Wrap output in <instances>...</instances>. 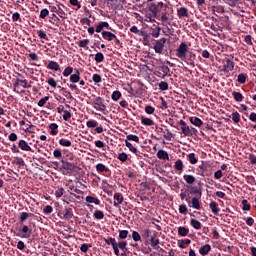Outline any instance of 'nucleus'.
<instances>
[{"instance_id": "1", "label": "nucleus", "mask_w": 256, "mask_h": 256, "mask_svg": "<svg viewBox=\"0 0 256 256\" xmlns=\"http://www.w3.org/2000/svg\"><path fill=\"white\" fill-rule=\"evenodd\" d=\"M61 163H62L61 170L63 175H73V173H75V169H77V165L65 159H62Z\"/></svg>"}, {"instance_id": "2", "label": "nucleus", "mask_w": 256, "mask_h": 256, "mask_svg": "<svg viewBox=\"0 0 256 256\" xmlns=\"http://www.w3.org/2000/svg\"><path fill=\"white\" fill-rule=\"evenodd\" d=\"M187 53H189V46H187V43L182 42L176 49V57L181 61L187 62Z\"/></svg>"}, {"instance_id": "3", "label": "nucleus", "mask_w": 256, "mask_h": 256, "mask_svg": "<svg viewBox=\"0 0 256 256\" xmlns=\"http://www.w3.org/2000/svg\"><path fill=\"white\" fill-rule=\"evenodd\" d=\"M93 107L96 109V111H100V113H105V111H107L105 100L99 96L94 99Z\"/></svg>"}, {"instance_id": "4", "label": "nucleus", "mask_w": 256, "mask_h": 256, "mask_svg": "<svg viewBox=\"0 0 256 256\" xmlns=\"http://www.w3.org/2000/svg\"><path fill=\"white\" fill-rule=\"evenodd\" d=\"M65 9V5L57 4L56 6H50V10L52 13H56L60 19H67V13L63 10Z\"/></svg>"}, {"instance_id": "5", "label": "nucleus", "mask_w": 256, "mask_h": 256, "mask_svg": "<svg viewBox=\"0 0 256 256\" xmlns=\"http://www.w3.org/2000/svg\"><path fill=\"white\" fill-rule=\"evenodd\" d=\"M165 43H167V38H161L160 40H156L153 47L155 53H158V55H163Z\"/></svg>"}, {"instance_id": "6", "label": "nucleus", "mask_w": 256, "mask_h": 256, "mask_svg": "<svg viewBox=\"0 0 256 256\" xmlns=\"http://www.w3.org/2000/svg\"><path fill=\"white\" fill-rule=\"evenodd\" d=\"M31 83L27 79L21 80L17 78L13 84L14 89H19V87H23V89H31Z\"/></svg>"}, {"instance_id": "7", "label": "nucleus", "mask_w": 256, "mask_h": 256, "mask_svg": "<svg viewBox=\"0 0 256 256\" xmlns=\"http://www.w3.org/2000/svg\"><path fill=\"white\" fill-rule=\"evenodd\" d=\"M233 69H235V62H233V60L227 58L224 62V65H223L221 71L223 73H231V71H233Z\"/></svg>"}, {"instance_id": "8", "label": "nucleus", "mask_w": 256, "mask_h": 256, "mask_svg": "<svg viewBox=\"0 0 256 256\" xmlns=\"http://www.w3.org/2000/svg\"><path fill=\"white\" fill-rule=\"evenodd\" d=\"M179 125H181V131L183 135H185L186 137H191V135H193L191 128L187 126V123L184 120H180Z\"/></svg>"}, {"instance_id": "9", "label": "nucleus", "mask_w": 256, "mask_h": 256, "mask_svg": "<svg viewBox=\"0 0 256 256\" xmlns=\"http://www.w3.org/2000/svg\"><path fill=\"white\" fill-rule=\"evenodd\" d=\"M105 243L107 245H112V248L114 250V254L119 256V250L117 249V240L115 238H108V239H105Z\"/></svg>"}, {"instance_id": "10", "label": "nucleus", "mask_w": 256, "mask_h": 256, "mask_svg": "<svg viewBox=\"0 0 256 256\" xmlns=\"http://www.w3.org/2000/svg\"><path fill=\"white\" fill-rule=\"evenodd\" d=\"M208 166L207 164L203 163L198 167V175L201 177H209L211 175L209 172H207Z\"/></svg>"}, {"instance_id": "11", "label": "nucleus", "mask_w": 256, "mask_h": 256, "mask_svg": "<svg viewBox=\"0 0 256 256\" xmlns=\"http://www.w3.org/2000/svg\"><path fill=\"white\" fill-rule=\"evenodd\" d=\"M114 207H119L124 201L123 194L121 193H115L114 194Z\"/></svg>"}, {"instance_id": "12", "label": "nucleus", "mask_w": 256, "mask_h": 256, "mask_svg": "<svg viewBox=\"0 0 256 256\" xmlns=\"http://www.w3.org/2000/svg\"><path fill=\"white\" fill-rule=\"evenodd\" d=\"M70 81L71 83H79L81 81V72H79V69H75V74L70 75Z\"/></svg>"}, {"instance_id": "13", "label": "nucleus", "mask_w": 256, "mask_h": 256, "mask_svg": "<svg viewBox=\"0 0 256 256\" xmlns=\"http://www.w3.org/2000/svg\"><path fill=\"white\" fill-rule=\"evenodd\" d=\"M18 147L21 149V151H33L31 149V146H29V144L25 140H19Z\"/></svg>"}, {"instance_id": "14", "label": "nucleus", "mask_w": 256, "mask_h": 256, "mask_svg": "<svg viewBox=\"0 0 256 256\" xmlns=\"http://www.w3.org/2000/svg\"><path fill=\"white\" fill-rule=\"evenodd\" d=\"M177 15L179 19H183V17H189V9L181 7L177 10Z\"/></svg>"}, {"instance_id": "15", "label": "nucleus", "mask_w": 256, "mask_h": 256, "mask_svg": "<svg viewBox=\"0 0 256 256\" xmlns=\"http://www.w3.org/2000/svg\"><path fill=\"white\" fill-rule=\"evenodd\" d=\"M62 219H65L66 221H69L70 219H73V209L65 208V210L63 211Z\"/></svg>"}, {"instance_id": "16", "label": "nucleus", "mask_w": 256, "mask_h": 256, "mask_svg": "<svg viewBox=\"0 0 256 256\" xmlns=\"http://www.w3.org/2000/svg\"><path fill=\"white\" fill-rule=\"evenodd\" d=\"M102 37L106 41H113V39H117V36L109 31H103L102 32Z\"/></svg>"}, {"instance_id": "17", "label": "nucleus", "mask_w": 256, "mask_h": 256, "mask_svg": "<svg viewBox=\"0 0 256 256\" xmlns=\"http://www.w3.org/2000/svg\"><path fill=\"white\" fill-rule=\"evenodd\" d=\"M209 207L213 213V215H219V204H217V202L215 201H212L210 204H209Z\"/></svg>"}, {"instance_id": "18", "label": "nucleus", "mask_w": 256, "mask_h": 256, "mask_svg": "<svg viewBox=\"0 0 256 256\" xmlns=\"http://www.w3.org/2000/svg\"><path fill=\"white\" fill-rule=\"evenodd\" d=\"M209 251H211V245L209 244H205L199 249L200 255H203V256L209 255Z\"/></svg>"}, {"instance_id": "19", "label": "nucleus", "mask_w": 256, "mask_h": 256, "mask_svg": "<svg viewBox=\"0 0 256 256\" xmlns=\"http://www.w3.org/2000/svg\"><path fill=\"white\" fill-rule=\"evenodd\" d=\"M47 69H50L51 71H59L60 66L59 63H57L56 61H50L47 65Z\"/></svg>"}, {"instance_id": "20", "label": "nucleus", "mask_w": 256, "mask_h": 256, "mask_svg": "<svg viewBox=\"0 0 256 256\" xmlns=\"http://www.w3.org/2000/svg\"><path fill=\"white\" fill-rule=\"evenodd\" d=\"M190 123L195 125V127H201L203 125V121L199 119V117H190Z\"/></svg>"}, {"instance_id": "21", "label": "nucleus", "mask_w": 256, "mask_h": 256, "mask_svg": "<svg viewBox=\"0 0 256 256\" xmlns=\"http://www.w3.org/2000/svg\"><path fill=\"white\" fill-rule=\"evenodd\" d=\"M49 129L50 135H57V133H59V125H57V123H51Z\"/></svg>"}, {"instance_id": "22", "label": "nucleus", "mask_w": 256, "mask_h": 256, "mask_svg": "<svg viewBox=\"0 0 256 256\" xmlns=\"http://www.w3.org/2000/svg\"><path fill=\"white\" fill-rule=\"evenodd\" d=\"M178 235H180V237H187L189 235V229L184 226H180L178 228Z\"/></svg>"}, {"instance_id": "23", "label": "nucleus", "mask_w": 256, "mask_h": 256, "mask_svg": "<svg viewBox=\"0 0 256 256\" xmlns=\"http://www.w3.org/2000/svg\"><path fill=\"white\" fill-rule=\"evenodd\" d=\"M157 4L155 3H151L148 7V11H150V13L152 14V17H157Z\"/></svg>"}, {"instance_id": "24", "label": "nucleus", "mask_w": 256, "mask_h": 256, "mask_svg": "<svg viewBox=\"0 0 256 256\" xmlns=\"http://www.w3.org/2000/svg\"><path fill=\"white\" fill-rule=\"evenodd\" d=\"M141 123L142 125H145L146 127H151L154 125V122L152 119L142 116L141 117Z\"/></svg>"}, {"instance_id": "25", "label": "nucleus", "mask_w": 256, "mask_h": 256, "mask_svg": "<svg viewBox=\"0 0 256 256\" xmlns=\"http://www.w3.org/2000/svg\"><path fill=\"white\" fill-rule=\"evenodd\" d=\"M183 179L186 181L188 185H193V183H195L196 181L195 176L189 174H185L183 176Z\"/></svg>"}, {"instance_id": "26", "label": "nucleus", "mask_w": 256, "mask_h": 256, "mask_svg": "<svg viewBox=\"0 0 256 256\" xmlns=\"http://www.w3.org/2000/svg\"><path fill=\"white\" fill-rule=\"evenodd\" d=\"M187 245H191V240L185 239L178 241V247H180V249H187Z\"/></svg>"}, {"instance_id": "27", "label": "nucleus", "mask_w": 256, "mask_h": 256, "mask_svg": "<svg viewBox=\"0 0 256 256\" xmlns=\"http://www.w3.org/2000/svg\"><path fill=\"white\" fill-rule=\"evenodd\" d=\"M157 157L158 159H163V160H167L169 161V154L167 152H165V150H159L157 152Z\"/></svg>"}, {"instance_id": "28", "label": "nucleus", "mask_w": 256, "mask_h": 256, "mask_svg": "<svg viewBox=\"0 0 256 256\" xmlns=\"http://www.w3.org/2000/svg\"><path fill=\"white\" fill-rule=\"evenodd\" d=\"M86 203H94V205H101V201L93 196H87Z\"/></svg>"}, {"instance_id": "29", "label": "nucleus", "mask_w": 256, "mask_h": 256, "mask_svg": "<svg viewBox=\"0 0 256 256\" xmlns=\"http://www.w3.org/2000/svg\"><path fill=\"white\" fill-rule=\"evenodd\" d=\"M183 160L178 159L175 163H174V169H176V171H183Z\"/></svg>"}, {"instance_id": "30", "label": "nucleus", "mask_w": 256, "mask_h": 256, "mask_svg": "<svg viewBox=\"0 0 256 256\" xmlns=\"http://www.w3.org/2000/svg\"><path fill=\"white\" fill-rule=\"evenodd\" d=\"M96 170L99 173H107L109 171V168L105 167V164L99 163L96 165Z\"/></svg>"}, {"instance_id": "31", "label": "nucleus", "mask_w": 256, "mask_h": 256, "mask_svg": "<svg viewBox=\"0 0 256 256\" xmlns=\"http://www.w3.org/2000/svg\"><path fill=\"white\" fill-rule=\"evenodd\" d=\"M125 145L129 149V151H131V153H134V155H137V148H135L134 145L131 144V142H129L128 140H125Z\"/></svg>"}, {"instance_id": "32", "label": "nucleus", "mask_w": 256, "mask_h": 256, "mask_svg": "<svg viewBox=\"0 0 256 256\" xmlns=\"http://www.w3.org/2000/svg\"><path fill=\"white\" fill-rule=\"evenodd\" d=\"M93 217H94V219L101 220V219H104L105 214H104L103 211H101V210H96V211L93 213Z\"/></svg>"}, {"instance_id": "33", "label": "nucleus", "mask_w": 256, "mask_h": 256, "mask_svg": "<svg viewBox=\"0 0 256 256\" xmlns=\"http://www.w3.org/2000/svg\"><path fill=\"white\" fill-rule=\"evenodd\" d=\"M232 95H233L235 101H237L238 103H240L244 99L243 94H241L240 92L234 91V92H232Z\"/></svg>"}, {"instance_id": "34", "label": "nucleus", "mask_w": 256, "mask_h": 256, "mask_svg": "<svg viewBox=\"0 0 256 256\" xmlns=\"http://www.w3.org/2000/svg\"><path fill=\"white\" fill-rule=\"evenodd\" d=\"M160 21H162V24L165 25V23H169V13L162 12Z\"/></svg>"}, {"instance_id": "35", "label": "nucleus", "mask_w": 256, "mask_h": 256, "mask_svg": "<svg viewBox=\"0 0 256 256\" xmlns=\"http://www.w3.org/2000/svg\"><path fill=\"white\" fill-rule=\"evenodd\" d=\"M59 145H61L62 147H71L72 142H71L70 140L61 138V139L59 140Z\"/></svg>"}, {"instance_id": "36", "label": "nucleus", "mask_w": 256, "mask_h": 256, "mask_svg": "<svg viewBox=\"0 0 256 256\" xmlns=\"http://www.w3.org/2000/svg\"><path fill=\"white\" fill-rule=\"evenodd\" d=\"M151 247L153 249H159V239H155V236H152L150 239Z\"/></svg>"}, {"instance_id": "37", "label": "nucleus", "mask_w": 256, "mask_h": 256, "mask_svg": "<svg viewBox=\"0 0 256 256\" xmlns=\"http://www.w3.org/2000/svg\"><path fill=\"white\" fill-rule=\"evenodd\" d=\"M95 61L96 63H103V61L105 60V56L103 55V53L98 52L95 54Z\"/></svg>"}, {"instance_id": "38", "label": "nucleus", "mask_w": 256, "mask_h": 256, "mask_svg": "<svg viewBox=\"0 0 256 256\" xmlns=\"http://www.w3.org/2000/svg\"><path fill=\"white\" fill-rule=\"evenodd\" d=\"M192 207L193 209H197V210L201 209V202H199V199L195 197L192 198Z\"/></svg>"}, {"instance_id": "39", "label": "nucleus", "mask_w": 256, "mask_h": 256, "mask_svg": "<svg viewBox=\"0 0 256 256\" xmlns=\"http://www.w3.org/2000/svg\"><path fill=\"white\" fill-rule=\"evenodd\" d=\"M129 237V231L128 230H119L118 239H127Z\"/></svg>"}, {"instance_id": "40", "label": "nucleus", "mask_w": 256, "mask_h": 256, "mask_svg": "<svg viewBox=\"0 0 256 256\" xmlns=\"http://www.w3.org/2000/svg\"><path fill=\"white\" fill-rule=\"evenodd\" d=\"M190 224L192 225V227L194 229H197V230L201 229V222H199L198 220H195V219L192 218L190 220Z\"/></svg>"}, {"instance_id": "41", "label": "nucleus", "mask_w": 256, "mask_h": 256, "mask_svg": "<svg viewBox=\"0 0 256 256\" xmlns=\"http://www.w3.org/2000/svg\"><path fill=\"white\" fill-rule=\"evenodd\" d=\"M126 141H134L135 143H139V136L137 135H133V134H129L126 136Z\"/></svg>"}, {"instance_id": "42", "label": "nucleus", "mask_w": 256, "mask_h": 256, "mask_svg": "<svg viewBox=\"0 0 256 256\" xmlns=\"http://www.w3.org/2000/svg\"><path fill=\"white\" fill-rule=\"evenodd\" d=\"M39 39H44L45 41H49V38L47 37V32L44 30H38L37 31Z\"/></svg>"}, {"instance_id": "43", "label": "nucleus", "mask_w": 256, "mask_h": 256, "mask_svg": "<svg viewBox=\"0 0 256 256\" xmlns=\"http://www.w3.org/2000/svg\"><path fill=\"white\" fill-rule=\"evenodd\" d=\"M27 219H29V213H27V212L20 213V215H19L20 223H25V221H27Z\"/></svg>"}, {"instance_id": "44", "label": "nucleus", "mask_w": 256, "mask_h": 256, "mask_svg": "<svg viewBox=\"0 0 256 256\" xmlns=\"http://www.w3.org/2000/svg\"><path fill=\"white\" fill-rule=\"evenodd\" d=\"M158 87H159L160 91H167L169 89V84L165 81H161L158 84Z\"/></svg>"}, {"instance_id": "45", "label": "nucleus", "mask_w": 256, "mask_h": 256, "mask_svg": "<svg viewBox=\"0 0 256 256\" xmlns=\"http://www.w3.org/2000/svg\"><path fill=\"white\" fill-rule=\"evenodd\" d=\"M188 159H189V162L191 163V165H197V157H195V153H190L188 155Z\"/></svg>"}, {"instance_id": "46", "label": "nucleus", "mask_w": 256, "mask_h": 256, "mask_svg": "<svg viewBox=\"0 0 256 256\" xmlns=\"http://www.w3.org/2000/svg\"><path fill=\"white\" fill-rule=\"evenodd\" d=\"M97 125H99V123L95 120H89L86 122V127H88L89 129H93L97 127Z\"/></svg>"}, {"instance_id": "47", "label": "nucleus", "mask_w": 256, "mask_h": 256, "mask_svg": "<svg viewBox=\"0 0 256 256\" xmlns=\"http://www.w3.org/2000/svg\"><path fill=\"white\" fill-rule=\"evenodd\" d=\"M121 99V91L116 90L112 93V100L119 101Z\"/></svg>"}, {"instance_id": "48", "label": "nucleus", "mask_w": 256, "mask_h": 256, "mask_svg": "<svg viewBox=\"0 0 256 256\" xmlns=\"http://www.w3.org/2000/svg\"><path fill=\"white\" fill-rule=\"evenodd\" d=\"M89 43H91V41L89 39L80 40L78 42V47L85 49V47H87V45H89Z\"/></svg>"}, {"instance_id": "49", "label": "nucleus", "mask_w": 256, "mask_h": 256, "mask_svg": "<svg viewBox=\"0 0 256 256\" xmlns=\"http://www.w3.org/2000/svg\"><path fill=\"white\" fill-rule=\"evenodd\" d=\"M237 81H238V83L243 85V83H246V81H247V75H245L243 73L239 74L238 78H237Z\"/></svg>"}, {"instance_id": "50", "label": "nucleus", "mask_w": 256, "mask_h": 256, "mask_svg": "<svg viewBox=\"0 0 256 256\" xmlns=\"http://www.w3.org/2000/svg\"><path fill=\"white\" fill-rule=\"evenodd\" d=\"M243 211H251V204L247 200H242Z\"/></svg>"}, {"instance_id": "51", "label": "nucleus", "mask_w": 256, "mask_h": 256, "mask_svg": "<svg viewBox=\"0 0 256 256\" xmlns=\"http://www.w3.org/2000/svg\"><path fill=\"white\" fill-rule=\"evenodd\" d=\"M232 121H234V123H239V121H241V115L239 112L232 113Z\"/></svg>"}, {"instance_id": "52", "label": "nucleus", "mask_w": 256, "mask_h": 256, "mask_svg": "<svg viewBox=\"0 0 256 256\" xmlns=\"http://www.w3.org/2000/svg\"><path fill=\"white\" fill-rule=\"evenodd\" d=\"M117 249H121L122 251L127 249V241H120L117 243Z\"/></svg>"}, {"instance_id": "53", "label": "nucleus", "mask_w": 256, "mask_h": 256, "mask_svg": "<svg viewBox=\"0 0 256 256\" xmlns=\"http://www.w3.org/2000/svg\"><path fill=\"white\" fill-rule=\"evenodd\" d=\"M118 159L119 161H121L122 163H125V161H127V159H129V156L127 155V153L123 152V153H120L118 155Z\"/></svg>"}, {"instance_id": "54", "label": "nucleus", "mask_w": 256, "mask_h": 256, "mask_svg": "<svg viewBox=\"0 0 256 256\" xmlns=\"http://www.w3.org/2000/svg\"><path fill=\"white\" fill-rule=\"evenodd\" d=\"M71 73H73V67L68 66L64 69L63 76L69 77V75H71Z\"/></svg>"}, {"instance_id": "55", "label": "nucleus", "mask_w": 256, "mask_h": 256, "mask_svg": "<svg viewBox=\"0 0 256 256\" xmlns=\"http://www.w3.org/2000/svg\"><path fill=\"white\" fill-rule=\"evenodd\" d=\"M49 101V96H46L39 100L38 107H45V104Z\"/></svg>"}, {"instance_id": "56", "label": "nucleus", "mask_w": 256, "mask_h": 256, "mask_svg": "<svg viewBox=\"0 0 256 256\" xmlns=\"http://www.w3.org/2000/svg\"><path fill=\"white\" fill-rule=\"evenodd\" d=\"M48 85L52 87L53 89L57 88V81H55V78H49L47 81Z\"/></svg>"}, {"instance_id": "57", "label": "nucleus", "mask_w": 256, "mask_h": 256, "mask_svg": "<svg viewBox=\"0 0 256 256\" xmlns=\"http://www.w3.org/2000/svg\"><path fill=\"white\" fill-rule=\"evenodd\" d=\"M132 239L133 241H141V234H139V232L137 231H133L132 232Z\"/></svg>"}, {"instance_id": "58", "label": "nucleus", "mask_w": 256, "mask_h": 256, "mask_svg": "<svg viewBox=\"0 0 256 256\" xmlns=\"http://www.w3.org/2000/svg\"><path fill=\"white\" fill-rule=\"evenodd\" d=\"M49 15V10L44 8L40 11V19H45Z\"/></svg>"}, {"instance_id": "59", "label": "nucleus", "mask_w": 256, "mask_h": 256, "mask_svg": "<svg viewBox=\"0 0 256 256\" xmlns=\"http://www.w3.org/2000/svg\"><path fill=\"white\" fill-rule=\"evenodd\" d=\"M43 213L45 215H50V213H53V207L50 205L45 206L43 209Z\"/></svg>"}, {"instance_id": "60", "label": "nucleus", "mask_w": 256, "mask_h": 256, "mask_svg": "<svg viewBox=\"0 0 256 256\" xmlns=\"http://www.w3.org/2000/svg\"><path fill=\"white\" fill-rule=\"evenodd\" d=\"M63 193H65V189L63 188H58L56 191H55V197H57L58 199L63 197Z\"/></svg>"}, {"instance_id": "61", "label": "nucleus", "mask_w": 256, "mask_h": 256, "mask_svg": "<svg viewBox=\"0 0 256 256\" xmlns=\"http://www.w3.org/2000/svg\"><path fill=\"white\" fill-rule=\"evenodd\" d=\"M145 113H147V115H153L155 113V109L153 106L148 105L145 107Z\"/></svg>"}, {"instance_id": "62", "label": "nucleus", "mask_w": 256, "mask_h": 256, "mask_svg": "<svg viewBox=\"0 0 256 256\" xmlns=\"http://www.w3.org/2000/svg\"><path fill=\"white\" fill-rule=\"evenodd\" d=\"M64 121H69L71 119L72 115L68 110L64 111V114L62 115Z\"/></svg>"}, {"instance_id": "63", "label": "nucleus", "mask_w": 256, "mask_h": 256, "mask_svg": "<svg viewBox=\"0 0 256 256\" xmlns=\"http://www.w3.org/2000/svg\"><path fill=\"white\" fill-rule=\"evenodd\" d=\"M53 155H54L55 159H61V157H63V154L61 153V150H59V149L54 150Z\"/></svg>"}, {"instance_id": "64", "label": "nucleus", "mask_w": 256, "mask_h": 256, "mask_svg": "<svg viewBox=\"0 0 256 256\" xmlns=\"http://www.w3.org/2000/svg\"><path fill=\"white\" fill-rule=\"evenodd\" d=\"M92 81H94V83H101V75L94 74L92 77Z\"/></svg>"}]
</instances>
